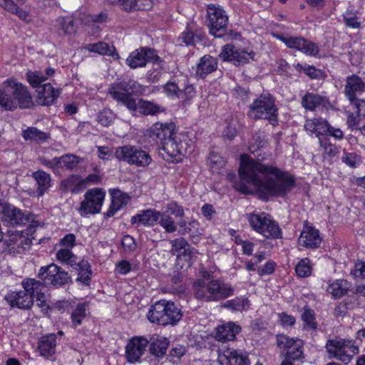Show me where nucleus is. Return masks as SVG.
<instances>
[{
    "label": "nucleus",
    "mask_w": 365,
    "mask_h": 365,
    "mask_svg": "<svg viewBox=\"0 0 365 365\" xmlns=\"http://www.w3.org/2000/svg\"><path fill=\"white\" fill-rule=\"evenodd\" d=\"M239 176L242 182L235 185L236 190L246 193L249 190L246 183L250 184L263 199L283 197L296 186L294 177L288 172L262 164L247 155L241 156Z\"/></svg>",
    "instance_id": "obj_1"
},
{
    "label": "nucleus",
    "mask_w": 365,
    "mask_h": 365,
    "mask_svg": "<svg viewBox=\"0 0 365 365\" xmlns=\"http://www.w3.org/2000/svg\"><path fill=\"white\" fill-rule=\"evenodd\" d=\"M173 123H155L148 130V136L161 145L173 161H178L192 147V141L185 132L176 133Z\"/></svg>",
    "instance_id": "obj_2"
},
{
    "label": "nucleus",
    "mask_w": 365,
    "mask_h": 365,
    "mask_svg": "<svg viewBox=\"0 0 365 365\" xmlns=\"http://www.w3.org/2000/svg\"><path fill=\"white\" fill-rule=\"evenodd\" d=\"M34 105L27 87L14 79H8L0 88V106L6 110L29 108Z\"/></svg>",
    "instance_id": "obj_3"
},
{
    "label": "nucleus",
    "mask_w": 365,
    "mask_h": 365,
    "mask_svg": "<svg viewBox=\"0 0 365 365\" xmlns=\"http://www.w3.org/2000/svg\"><path fill=\"white\" fill-rule=\"evenodd\" d=\"M194 296L204 302H217L232 296L233 287L217 279H212L207 283L197 280L193 284Z\"/></svg>",
    "instance_id": "obj_4"
},
{
    "label": "nucleus",
    "mask_w": 365,
    "mask_h": 365,
    "mask_svg": "<svg viewBox=\"0 0 365 365\" xmlns=\"http://www.w3.org/2000/svg\"><path fill=\"white\" fill-rule=\"evenodd\" d=\"M182 312L174 302L162 299L153 304L147 313L148 319L162 326L175 325L182 319Z\"/></svg>",
    "instance_id": "obj_5"
},
{
    "label": "nucleus",
    "mask_w": 365,
    "mask_h": 365,
    "mask_svg": "<svg viewBox=\"0 0 365 365\" xmlns=\"http://www.w3.org/2000/svg\"><path fill=\"white\" fill-rule=\"evenodd\" d=\"M247 115L254 120H267L272 125L278 123V108L275 98L269 92H263L249 106Z\"/></svg>",
    "instance_id": "obj_6"
},
{
    "label": "nucleus",
    "mask_w": 365,
    "mask_h": 365,
    "mask_svg": "<svg viewBox=\"0 0 365 365\" xmlns=\"http://www.w3.org/2000/svg\"><path fill=\"white\" fill-rule=\"evenodd\" d=\"M145 89L134 80L122 81L112 83L108 93L116 101L121 103L128 110H135V101L132 95H142Z\"/></svg>",
    "instance_id": "obj_7"
},
{
    "label": "nucleus",
    "mask_w": 365,
    "mask_h": 365,
    "mask_svg": "<svg viewBox=\"0 0 365 365\" xmlns=\"http://www.w3.org/2000/svg\"><path fill=\"white\" fill-rule=\"evenodd\" d=\"M115 157L119 160L137 167H148L152 162L150 155L137 145H125L115 148Z\"/></svg>",
    "instance_id": "obj_8"
},
{
    "label": "nucleus",
    "mask_w": 365,
    "mask_h": 365,
    "mask_svg": "<svg viewBox=\"0 0 365 365\" xmlns=\"http://www.w3.org/2000/svg\"><path fill=\"white\" fill-rule=\"evenodd\" d=\"M163 89L168 97L178 98L183 106L189 103L196 95L195 87L187 78L182 80L172 78L163 86Z\"/></svg>",
    "instance_id": "obj_9"
},
{
    "label": "nucleus",
    "mask_w": 365,
    "mask_h": 365,
    "mask_svg": "<svg viewBox=\"0 0 365 365\" xmlns=\"http://www.w3.org/2000/svg\"><path fill=\"white\" fill-rule=\"evenodd\" d=\"M0 214L1 220L7 226H22L29 222L32 227H36L38 223L32 219V215L27 211H22L13 205L0 200Z\"/></svg>",
    "instance_id": "obj_10"
},
{
    "label": "nucleus",
    "mask_w": 365,
    "mask_h": 365,
    "mask_svg": "<svg viewBox=\"0 0 365 365\" xmlns=\"http://www.w3.org/2000/svg\"><path fill=\"white\" fill-rule=\"evenodd\" d=\"M325 347L329 357L335 358L346 364L359 352L358 346L351 341L340 338L329 339Z\"/></svg>",
    "instance_id": "obj_11"
},
{
    "label": "nucleus",
    "mask_w": 365,
    "mask_h": 365,
    "mask_svg": "<svg viewBox=\"0 0 365 365\" xmlns=\"http://www.w3.org/2000/svg\"><path fill=\"white\" fill-rule=\"evenodd\" d=\"M304 127L309 135H314L319 138L321 135H330L336 140H342L344 136L340 128L331 126L322 118L307 119Z\"/></svg>",
    "instance_id": "obj_12"
},
{
    "label": "nucleus",
    "mask_w": 365,
    "mask_h": 365,
    "mask_svg": "<svg viewBox=\"0 0 365 365\" xmlns=\"http://www.w3.org/2000/svg\"><path fill=\"white\" fill-rule=\"evenodd\" d=\"M207 24L210 33L215 37H221L226 31L228 16L223 9L215 4H209L207 9Z\"/></svg>",
    "instance_id": "obj_13"
},
{
    "label": "nucleus",
    "mask_w": 365,
    "mask_h": 365,
    "mask_svg": "<svg viewBox=\"0 0 365 365\" xmlns=\"http://www.w3.org/2000/svg\"><path fill=\"white\" fill-rule=\"evenodd\" d=\"M277 346L281 349L284 358L297 361L304 358V341L296 338H290L284 334L277 336Z\"/></svg>",
    "instance_id": "obj_14"
},
{
    "label": "nucleus",
    "mask_w": 365,
    "mask_h": 365,
    "mask_svg": "<svg viewBox=\"0 0 365 365\" xmlns=\"http://www.w3.org/2000/svg\"><path fill=\"white\" fill-rule=\"evenodd\" d=\"M38 277L46 284H51L54 287H62L71 282L68 273L53 263L41 267L38 271Z\"/></svg>",
    "instance_id": "obj_15"
},
{
    "label": "nucleus",
    "mask_w": 365,
    "mask_h": 365,
    "mask_svg": "<svg viewBox=\"0 0 365 365\" xmlns=\"http://www.w3.org/2000/svg\"><path fill=\"white\" fill-rule=\"evenodd\" d=\"M104 198L105 192L102 189L93 188L88 190L78 208L80 215L86 216L100 212Z\"/></svg>",
    "instance_id": "obj_16"
},
{
    "label": "nucleus",
    "mask_w": 365,
    "mask_h": 365,
    "mask_svg": "<svg viewBox=\"0 0 365 365\" xmlns=\"http://www.w3.org/2000/svg\"><path fill=\"white\" fill-rule=\"evenodd\" d=\"M217 361L221 365H250L247 354L242 350L222 344L217 350Z\"/></svg>",
    "instance_id": "obj_17"
},
{
    "label": "nucleus",
    "mask_w": 365,
    "mask_h": 365,
    "mask_svg": "<svg viewBox=\"0 0 365 365\" xmlns=\"http://www.w3.org/2000/svg\"><path fill=\"white\" fill-rule=\"evenodd\" d=\"M160 58L157 54L155 50L141 47L131 52L128 57L126 58V64L131 68H137L139 67H144L147 63H158Z\"/></svg>",
    "instance_id": "obj_18"
},
{
    "label": "nucleus",
    "mask_w": 365,
    "mask_h": 365,
    "mask_svg": "<svg viewBox=\"0 0 365 365\" xmlns=\"http://www.w3.org/2000/svg\"><path fill=\"white\" fill-rule=\"evenodd\" d=\"M255 53L246 51L233 44L227 43L222 46L219 57L224 61H232L235 66L247 63L253 59Z\"/></svg>",
    "instance_id": "obj_19"
},
{
    "label": "nucleus",
    "mask_w": 365,
    "mask_h": 365,
    "mask_svg": "<svg viewBox=\"0 0 365 365\" xmlns=\"http://www.w3.org/2000/svg\"><path fill=\"white\" fill-rule=\"evenodd\" d=\"M21 285L24 289L31 296L33 299L36 297V300L41 302L40 305L41 307L46 305L47 287L43 281L33 278H26L22 281Z\"/></svg>",
    "instance_id": "obj_20"
},
{
    "label": "nucleus",
    "mask_w": 365,
    "mask_h": 365,
    "mask_svg": "<svg viewBox=\"0 0 365 365\" xmlns=\"http://www.w3.org/2000/svg\"><path fill=\"white\" fill-rule=\"evenodd\" d=\"M148 345V339L144 336L133 337L125 346V356L129 363L138 361L143 355Z\"/></svg>",
    "instance_id": "obj_21"
},
{
    "label": "nucleus",
    "mask_w": 365,
    "mask_h": 365,
    "mask_svg": "<svg viewBox=\"0 0 365 365\" xmlns=\"http://www.w3.org/2000/svg\"><path fill=\"white\" fill-rule=\"evenodd\" d=\"M364 91L365 83L359 76L351 75L346 78L344 95L350 103L359 99Z\"/></svg>",
    "instance_id": "obj_22"
},
{
    "label": "nucleus",
    "mask_w": 365,
    "mask_h": 365,
    "mask_svg": "<svg viewBox=\"0 0 365 365\" xmlns=\"http://www.w3.org/2000/svg\"><path fill=\"white\" fill-rule=\"evenodd\" d=\"M242 328L233 322H228L218 325L215 328V338L219 341L235 340L236 335L241 332Z\"/></svg>",
    "instance_id": "obj_23"
},
{
    "label": "nucleus",
    "mask_w": 365,
    "mask_h": 365,
    "mask_svg": "<svg viewBox=\"0 0 365 365\" xmlns=\"http://www.w3.org/2000/svg\"><path fill=\"white\" fill-rule=\"evenodd\" d=\"M161 212L154 209H148L139 211L130 219L131 225H143L145 227L154 226L160 219Z\"/></svg>",
    "instance_id": "obj_24"
},
{
    "label": "nucleus",
    "mask_w": 365,
    "mask_h": 365,
    "mask_svg": "<svg viewBox=\"0 0 365 365\" xmlns=\"http://www.w3.org/2000/svg\"><path fill=\"white\" fill-rule=\"evenodd\" d=\"M5 299L11 307L21 309H29L34 304L33 298L24 289L9 293Z\"/></svg>",
    "instance_id": "obj_25"
},
{
    "label": "nucleus",
    "mask_w": 365,
    "mask_h": 365,
    "mask_svg": "<svg viewBox=\"0 0 365 365\" xmlns=\"http://www.w3.org/2000/svg\"><path fill=\"white\" fill-rule=\"evenodd\" d=\"M133 115H137L139 113L143 115H156L158 113H164L165 108L153 101H146L140 98L135 101V110H129Z\"/></svg>",
    "instance_id": "obj_26"
},
{
    "label": "nucleus",
    "mask_w": 365,
    "mask_h": 365,
    "mask_svg": "<svg viewBox=\"0 0 365 365\" xmlns=\"http://www.w3.org/2000/svg\"><path fill=\"white\" fill-rule=\"evenodd\" d=\"M109 1L126 12L148 10L152 7L150 0H109Z\"/></svg>",
    "instance_id": "obj_27"
},
{
    "label": "nucleus",
    "mask_w": 365,
    "mask_h": 365,
    "mask_svg": "<svg viewBox=\"0 0 365 365\" xmlns=\"http://www.w3.org/2000/svg\"><path fill=\"white\" fill-rule=\"evenodd\" d=\"M321 242L322 238L319 231L312 227L304 228L298 239V242L301 246L309 249L319 247Z\"/></svg>",
    "instance_id": "obj_28"
},
{
    "label": "nucleus",
    "mask_w": 365,
    "mask_h": 365,
    "mask_svg": "<svg viewBox=\"0 0 365 365\" xmlns=\"http://www.w3.org/2000/svg\"><path fill=\"white\" fill-rule=\"evenodd\" d=\"M111 204L106 213V217H113L116 212L125 207L130 200V196L118 189L110 190Z\"/></svg>",
    "instance_id": "obj_29"
},
{
    "label": "nucleus",
    "mask_w": 365,
    "mask_h": 365,
    "mask_svg": "<svg viewBox=\"0 0 365 365\" xmlns=\"http://www.w3.org/2000/svg\"><path fill=\"white\" fill-rule=\"evenodd\" d=\"M37 91V103L41 106L51 105L60 95V90L55 89L49 83L43 84Z\"/></svg>",
    "instance_id": "obj_30"
},
{
    "label": "nucleus",
    "mask_w": 365,
    "mask_h": 365,
    "mask_svg": "<svg viewBox=\"0 0 365 365\" xmlns=\"http://www.w3.org/2000/svg\"><path fill=\"white\" fill-rule=\"evenodd\" d=\"M150 354L158 358H162L166 354L169 340L158 334H153L148 339Z\"/></svg>",
    "instance_id": "obj_31"
},
{
    "label": "nucleus",
    "mask_w": 365,
    "mask_h": 365,
    "mask_svg": "<svg viewBox=\"0 0 365 365\" xmlns=\"http://www.w3.org/2000/svg\"><path fill=\"white\" fill-rule=\"evenodd\" d=\"M329 103L327 97L313 93H306L302 98V106L309 110H314L320 107H326Z\"/></svg>",
    "instance_id": "obj_32"
},
{
    "label": "nucleus",
    "mask_w": 365,
    "mask_h": 365,
    "mask_svg": "<svg viewBox=\"0 0 365 365\" xmlns=\"http://www.w3.org/2000/svg\"><path fill=\"white\" fill-rule=\"evenodd\" d=\"M217 60L210 55L202 56L197 66L196 76L205 78L208 74L217 69Z\"/></svg>",
    "instance_id": "obj_33"
},
{
    "label": "nucleus",
    "mask_w": 365,
    "mask_h": 365,
    "mask_svg": "<svg viewBox=\"0 0 365 365\" xmlns=\"http://www.w3.org/2000/svg\"><path fill=\"white\" fill-rule=\"evenodd\" d=\"M56 336L55 334H48L40 338L38 349L40 354L44 357H49L56 351Z\"/></svg>",
    "instance_id": "obj_34"
},
{
    "label": "nucleus",
    "mask_w": 365,
    "mask_h": 365,
    "mask_svg": "<svg viewBox=\"0 0 365 365\" xmlns=\"http://www.w3.org/2000/svg\"><path fill=\"white\" fill-rule=\"evenodd\" d=\"M55 70L52 68H47L45 71H29L26 76L29 83L33 88H39L41 84L46 81L49 77L53 76Z\"/></svg>",
    "instance_id": "obj_35"
},
{
    "label": "nucleus",
    "mask_w": 365,
    "mask_h": 365,
    "mask_svg": "<svg viewBox=\"0 0 365 365\" xmlns=\"http://www.w3.org/2000/svg\"><path fill=\"white\" fill-rule=\"evenodd\" d=\"M21 135L26 141L37 144L43 143L50 138L48 133L43 132L36 127H28L22 130Z\"/></svg>",
    "instance_id": "obj_36"
},
{
    "label": "nucleus",
    "mask_w": 365,
    "mask_h": 365,
    "mask_svg": "<svg viewBox=\"0 0 365 365\" xmlns=\"http://www.w3.org/2000/svg\"><path fill=\"white\" fill-rule=\"evenodd\" d=\"M32 177L36 182L38 195H43L51 185V175L43 170H37L33 173Z\"/></svg>",
    "instance_id": "obj_37"
},
{
    "label": "nucleus",
    "mask_w": 365,
    "mask_h": 365,
    "mask_svg": "<svg viewBox=\"0 0 365 365\" xmlns=\"http://www.w3.org/2000/svg\"><path fill=\"white\" fill-rule=\"evenodd\" d=\"M78 271L76 280L83 285H89L91 279L92 270L90 263L86 260H79L77 265L72 267Z\"/></svg>",
    "instance_id": "obj_38"
},
{
    "label": "nucleus",
    "mask_w": 365,
    "mask_h": 365,
    "mask_svg": "<svg viewBox=\"0 0 365 365\" xmlns=\"http://www.w3.org/2000/svg\"><path fill=\"white\" fill-rule=\"evenodd\" d=\"M261 235L267 239H279L282 237V232L278 223L270 215L265 220Z\"/></svg>",
    "instance_id": "obj_39"
},
{
    "label": "nucleus",
    "mask_w": 365,
    "mask_h": 365,
    "mask_svg": "<svg viewBox=\"0 0 365 365\" xmlns=\"http://www.w3.org/2000/svg\"><path fill=\"white\" fill-rule=\"evenodd\" d=\"M53 26L59 35H71L76 32L73 20L69 16L58 17Z\"/></svg>",
    "instance_id": "obj_40"
},
{
    "label": "nucleus",
    "mask_w": 365,
    "mask_h": 365,
    "mask_svg": "<svg viewBox=\"0 0 365 365\" xmlns=\"http://www.w3.org/2000/svg\"><path fill=\"white\" fill-rule=\"evenodd\" d=\"M350 283L345 279H338L329 284L327 288L328 293L334 299H339L347 294Z\"/></svg>",
    "instance_id": "obj_41"
},
{
    "label": "nucleus",
    "mask_w": 365,
    "mask_h": 365,
    "mask_svg": "<svg viewBox=\"0 0 365 365\" xmlns=\"http://www.w3.org/2000/svg\"><path fill=\"white\" fill-rule=\"evenodd\" d=\"M269 215L262 213H249L246 215L247 220L249 222L250 226L256 232L261 235L262 229L264 228L265 220H267Z\"/></svg>",
    "instance_id": "obj_42"
},
{
    "label": "nucleus",
    "mask_w": 365,
    "mask_h": 365,
    "mask_svg": "<svg viewBox=\"0 0 365 365\" xmlns=\"http://www.w3.org/2000/svg\"><path fill=\"white\" fill-rule=\"evenodd\" d=\"M180 232L181 235H188L191 241L197 243L202 235V230L200 228V223L195 220H191L187 223V226L182 229Z\"/></svg>",
    "instance_id": "obj_43"
},
{
    "label": "nucleus",
    "mask_w": 365,
    "mask_h": 365,
    "mask_svg": "<svg viewBox=\"0 0 365 365\" xmlns=\"http://www.w3.org/2000/svg\"><path fill=\"white\" fill-rule=\"evenodd\" d=\"M86 48L91 52L98 53L101 55H108L114 56H118L115 53V48L113 45H108L105 42H98L96 43H89Z\"/></svg>",
    "instance_id": "obj_44"
},
{
    "label": "nucleus",
    "mask_w": 365,
    "mask_h": 365,
    "mask_svg": "<svg viewBox=\"0 0 365 365\" xmlns=\"http://www.w3.org/2000/svg\"><path fill=\"white\" fill-rule=\"evenodd\" d=\"M26 241L27 240L19 233L9 232L4 244L9 250H17L19 252V249H23L24 242Z\"/></svg>",
    "instance_id": "obj_45"
},
{
    "label": "nucleus",
    "mask_w": 365,
    "mask_h": 365,
    "mask_svg": "<svg viewBox=\"0 0 365 365\" xmlns=\"http://www.w3.org/2000/svg\"><path fill=\"white\" fill-rule=\"evenodd\" d=\"M56 257L61 263L69 265L71 267L76 266L79 261L78 257L68 248H62L58 250Z\"/></svg>",
    "instance_id": "obj_46"
},
{
    "label": "nucleus",
    "mask_w": 365,
    "mask_h": 365,
    "mask_svg": "<svg viewBox=\"0 0 365 365\" xmlns=\"http://www.w3.org/2000/svg\"><path fill=\"white\" fill-rule=\"evenodd\" d=\"M204 33L201 30H197L195 33L187 28L181 34L180 38L187 46H194L200 42L204 37Z\"/></svg>",
    "instance_id": "obj_47"
},
{
    "label": "nucleus",
    "mask_w": 365,
    "mask_h": 365,
    "mask_svg": "<svg viewBox=\"0 0 365 365\" xmlns=\"http://www.w3.org/2000/svg\"><path fill=\"white\" fill-rule=\"evenodd\" d=\"M80 162V157L72 154H66L58 158V169L73 170Z\"/></svg>",
    "instance_id": "obj_48"
},
{
    "label": "nucleus",
    "mask_w": 365,
    "mask_h": 365,
    "mask_svg": "<svg viewBox=\"0 0 365 365\" xmlns=\"http://www.w3.org/2000/svg\"><path fill=\"white\" fill-rule=\"evenodd\" d=\"M301 319L304 322V329L309 330L317 329V322L315 318V312L307 306L303 308Z\"/></svg>",
    "instance_id": "obj_49"
},
{
    "label": "nucleus",
    "mask_w": 365,
    "mask_h": 365,
    "mask_svg": "<svg viewBox=\"0 0 365 365\" xmlns=\"http://www.w3.org/2000/svg\"><path fill=\"white\" fill-rule=\"evenodd\" d=\"M250 305V301L247 298L236 297L228 300L224 304V307L235 312H242Z\"/></svg>",
    "instance_id": "obj_50"
},
{
    "label": "nucleus",
    "mask_w": 365,
    "mask_h": 365,
    "mask_svg": "<svg viewBox=\"0 0 365 365\" xmlns=\"http://www.w3.org/2000/svg\"><path fill=\"white\" fill-rule=\"evenodd\" d=\"M86 303H79L71 315V323L74 327L82 324L83 319L86 316Z\"/></svg>",
    "instance_id": "obj_51"
},
{
    "label": "nucleus",
    "mask_w": 365,
    "mask_h": 365,
    "mask_svg": "<svg viewBox=\"0 0 365 365\" xmlns=\"http://www.w3.org/2000/svg\"><path fill=\"white\" fill-rule=\"evenodd\" d=\"M273 36L283 42L287 47L298 50L302 41V36H292L288 34H273Z\"/></svg>",
    "instance_id": "obj_52"
},
{
    "label": "nucleus",
    "mask_w": 365,
    "mask_h": 365,
    "mask_svg": "<svg viewBox=\"0 0 365 365\" xmlns=\"http://www.w3.org/2000/svg\"><path fill=\"white\" fill-rule=\"evenodd\" d=\"M298 51L307 56H314L319 53L318 45L302 37Z\"/></svg>",
    "instance_id": "obj_53"
},
{
    "label": "nucleus",
    "mask_w": 365,
    "mask_h": 365,
    "mask_svg": "<svg viewBox=\"0 0 365 365\" xmlns=\"http://www.w3.org/2000/svg\"><path fill=\"white\" fill-rule=\"evenodd\" d=\"M4 7L9 11L17 15L21 19L25 21H30L31 20V16L29 12L24 11L23 9L19 7L12 0L6 1Z\"/></svg>",
    "instance_id": "obj_54"
},
{
    "label": "nucleus",
    "mask_w": 365,
    "mask_h": 365,
    "mask_svg": "<svg viewBox=\"0 0 365 365\" xmlns=\"http://www.w3.org/2000/svg\"><path fill=\"white\" fill-rule=\"evenodd\" d=\"M159 225L165 230V232L173 233L177 231L178 226L175 220L169 215L161 212L159 220Z\"/></svg>",
    "instance_id": "obj_55"
},
{
    "label": "nucleus",
    "mask_w": 365,
    "mask_h": 365,
    "mask_svg": "<svg viewBox=\"0 0 365 365\" xmlns=\"http://www.w3.org/2000/svg\"><path fill=\"white\" fill-rule=\"evenodd\" d=\"M295 272L299 277H307L312 273V266L308 258L302 259L295 267Z\"/></svg>",
    "instance_id": "obj_56"
},
{
    "label": "nucleus",
    "mask_w": 365,
    "mask_h": 365,
    "mask_svg": "<svg viewBox=\"0 0 365 365\" xmlns=\"http://www.w3.org/2000/svg\"><path fill=\"white\" fill-rule=\"evenodd\" d=\"M341 160L344 163L353 168L358 167L361 163V157L355 153L344 152L341 157Z\"/></svg>",
    "instance_id": "obj_57"
},
{
    "label": "nucleus",
    "mask_w": 365,
    "mask_h": 365,
    "mask_svg": "<svg viewBox=\"0 0 365 365\" xmlns=\"http://www.w3.org/2000/svg\"><path fill=\"white\" fill-rule=\"evenodd\" d=\"M210 167L213 171H216L223 168L225 165V160L219 154L211 152L209 156Z\"/></svg>",
    "instance_id": "obj_58"
},
{
    "label": "nucleus",
    "mask_w": 365,
    "mask_h": 365,
    "mask_svg": "<svg viewBox=\"0 0 365 365\" xmlns=\"http://www.w3.org/2000/svg\"><path fill=\"white\" fill-rule=\"evenodd\" d=\"M121 245L125 252L131 253L137 249L135 240L130 235H124L121 239Z\"/></svg>",
    "instance_id": "obj_59"
},
{
    "label": "nucleus",
    "mask_w": 365,
    "mask_h": 365,
    "mask_svg": "<svg viewBox=\"0 0 365 365\" xmlns=\"http://www.w3.org/2000/svg\"><path fill=\"white\" fill-rule=\"evenodd\" d=\"M114 118L110 110L104 109L97 115V121L103 126H109Z\"/></svg>",
    "instance_id": "obj_60"
},
{
    "label": "nucleus",
    "mask_w": 365,
    "mask_h": 365,
    "mask_svg": "<svg viewBox=\"0 0 365 365\" xmlns=\"http://www.w3.org/2000/svg\"><path fill=\"white\" fill-rule=\"evenodd\" d=\"M319 145L323 148L325 155L329 158H333L339 153L338 148L335 145L331 144L328 140L319 138Z\"/></svg>",
    "instance_id": "obj_61"
},
{
    "label": "nucleus",
    "mask_w": 365,
    "mask_h": 365,
    "mask_svg": "<svg viewBox=\"0 0 365 365\" xmlns=\"http://www.w3.org/2000/svg\"><path fill=\"white\" fill-rule=\"evenodd\" d=\"M165 208L166 212L174 215L175 217H182L185 215L183 207L178 205L175 201L168 203Z\"/></svg>",
    "instance_id": "obj_62"
},
{
    "label": "nucleus",
    "mask_w": 365,
    "mask_h": 365,
    "mask_svg": "<svg viewBox=\"0 0 365 365\" xmlns=\"http://www.w3.org/2000/svg\"><path fill=\"white\" fill-rule=\"evenodd\" d=\"M171 244V253L176 255L179 253L184 248L188 247L187 241L183 237H179L170 241Z\"/></svg>",
    "instance_id": "obj_63"
},
{
    "label": "nucleus",
    "mask_w": 365,
    "mask_h": 365,
    "mask_svg": "<svg viewBox=\"0 0 365 365\" xmlns=\"http://www.w3.org/2000/svg\"><path fill=\"white\" fill-rule=\"evenodd\" d=\"M344 21L346 25L353 29H358L360 27V23L357 21L356 16L351 12H346L343 15Z\"/></svg>",
    "instance_id": "obj_64"
}]
</instances>
